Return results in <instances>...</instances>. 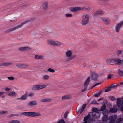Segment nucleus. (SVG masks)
Segmentation results:
<instances>
[{"label":"nucleus","instance_id":"42","mask_svg":"<svg viewBox=\"0 0 123 123\" xmlns=\"http://www.w3.org/2000/svg\"><path fill=\"white\" fill-rule=\"evenodd\" d=\"M7 78L9 80H12L14 79V78L12 76L8 77Z\"/></svg>","mask_w":123,"mask_h":123},{"label":"nucleus","instance_id":"4","mask_svg":"<svg viewBox=\"0 0 123 123\" xmlns=\"http://www.w3.org/2000/svg\"><path fill=\"white\" fill-rule=\"evenodd\" d=\"M72 52L71 50L67 51L66 52V55L68 58L66 59V61H68L73 59L74 56H72Z\"/></svg>","mask_w":123,"mask_h":123},{"label":"nucleus","instance_id":"13","mask_svg":"<svg viewBox=\"0 0 123 123\" xmlns=\"http://www.w3.org/2000/svg\"><path fill=\"white\" fill-rule=\"evenodd\" d=\"M102 113L104 115L102 117V121L104 122L107 121L109 119V118L108 116L106 115V112L105 111H103L102 112Z\"/></svg>","mask_w":123,"mask_h":123},{"label":"nucleus","instance_id":"44","mask_svg":"<svg viewBox=\"0 0 123 123\" xmlns=\"http://www.w3.org/2000/svg\"><path fill=\"white\" fill-rule=\"evenodd\" d=\"M110 98L111 100L114 101L116 100V98H115L113 96H110Z\"/></svg>","mask_w":123,"mask_h":123},{"label":"nucleus","instance_id":"51","mask_svg":"<svg viewBox=\"0 0 123 123\" xmlns=\"http://www.w3.org/2000/svg\"><path fill=\"white\" fill-rule=\"evenodd\" d=\"M107 100H104L102 104L105 105L107 103Z\"/></svg>","mask_w":123,"mask_h":123},{"label":"nucleus","instance_id":"61","mask_svg":"<svg viewBox=\"0 0 123 123\" xmlns=\"http://www.w3.org/2000/svg\"><path fill=\"white\" fill-rule=\"evenodd\" d=\"M120 85H123V81L120 83Z\"/></svg>","mask_w":123,"mask_h":123},{"label":"nucleus","instance_id":"9","mask_svg":"<svg viewBox=\"0 0 123 123\" xmlns=\"http://www.w3.org/2000/svg\"><path fill=\"white\" fill-rule=\"evenodd\" d=\"M84 9V8H81L78 7H76L70 8V10L74 13H76L77 12L80 10H83Z\"/></svg>","mask_w":123,"mask_h":123},{"label":"nucleus","instance_id":"27","mask_svg":"<svg viewBox=\"0 0 123 123\" xmlns=\"http://www.w3.org/2000/svg\"><path fill=\"white\" fill-rule=\"evenodd\" d=\"M106 108V107L105 105H104L101 107L99 110V111H103H103H104L105 110Z\"/></svg>","mask_w":123,"mask_h":123},{"label":"nucleus","instance_id":"6","mask_svg":"<svg viewBox=\"0 0 123 123\" xmlns=\"http://www.w3.org/2000/svg\"><path fill=\"white\" fill-rule=\"evenodd\" d=\"M47 43L50 45L53 46H58L62 44V43L58 41H55L52 40H48Z\"/></svg>","mask_w":123,"mask_h":123},{"label":"nucleus","instance_id":"45","mask_svg":"<svg viewBox=\"0 0 123 123\" xmlns=\"http://www.w3.org/2000/svg\"><path fill=\"white\" fill-rule=\"evenodd\" d=\"M34 95V93L33 92H31L29 93L28 95V96L30 97H32Z\"/></svg>","mask_w":123,"mask_h":123},{"label":"nucleus","instance_id":"63","mask_svg":"<svg viewBox=\"0 0 123 123\" xmlns=\"http://www.w3.org/2000/svg\"><path fill=\"white\" fill-rule=\"evenodd\" d=\"M5 95H3L1 97L2 98H4L5 97Z\"/></svg>","mask_w":123,"mask_h":123},{"label":"nucleus","instance_id":"11","mask_svg":"<svg viewBox=\"0 0 123 123\" xmlns=\"http://www.w3.org/2000/svg\"><path fill=\"white\" fill-rule=\"evenodd\" d=\"M90 78L89 77L87 78L84 83V88L82 90V92L85 91L87 88V86L89 83L90 80Z\"/></svg>","mask_w":123,"mask_h":123},{"label":"nucleus","instance_id":"20","mask_svg":"<svg viewBox=\"0 0 123 123\" xmlns=\"http://www.w3.org/2000/svg\"><path fill=\"white\" fill-rule=\"evenodd\" d=\"M12 64L11 62H2L0 63V66H8L11 64Z\"/></svg>","mask_w":123,"mask_h":123},{"label":"nucleus","instance_id":"37","mask_svg":"<svg viewBox=\"0 0 123 123\" xmlns=\"http://www.w3.org/2000/svg\"><path fill=\"white\" fill-rule=\"evenodd\" d=\"M49 76L47 75H44L43 77V79L45 80H48L49 78Z\"/></svg>","mask_w":123,"mask_h":123},{"label":"nucleus","instance_id":"23","mask_svg":"<svg viewBox=\"0 0 123 123\" xmlns=\"http://www.w3.org/2000/svg\"><path fill=\"white\" fill-rule=\"evenodd\" d=\"M16 93L13 91H12L9 92L8 94L7 95L9 96H15L16 95Z\"/></svg>","mask_w":123,"mask_h":123},{"label":"nucleus","instance_id":"50","mask_svg":"<svg viewBox=\"0 0 123 123\" xmlns=\"http://www.w3.org/2000/svg\"><path fill=\"white\" fill-rule=\"evenodd\" d=\"M5 90L6 91H10L11 89L10 88L8 87H6L5 88Z\"/></svg>","mask_w":123,"mask_h":123},{"label":"nucleus","instance_id":"48","mask_svg":"<svg viewBox=\"0 0 123 123\" xmlns=\"http://www.w3.org/2000/svg\"><path fill=\"white\" fill-rule=\"evenodd\" d=\"M68 114V112L67 111L66 112L64 115V117L65 118H66L67 117V115Z\"/></svg>","mask_w":123,"mask_h":123},{"label":"nucleus","instance_id":"46","mask_svg":"<svg viewBox=\"0 0 123 123\" xmlns=\"http://www.w3.org/2000/svg\"><path fill=\"white\" fill-rule=\"evenodd\" d=\"M101 83H99L95 84L93 86L91 87V89H92L94 87L100 84H101Z\"/></svg>","mask_w":123,"mask_h":123},{"label":"nucleus","instance_id":"3","mask_svg":"<svg viewBox=\"0 0 123 123\" xmlns=\"http://www.w3.org/2000/svg\"><path fill=\"white\" fill-rule=\"evenodd\" d=\"M92 111L93 112H91L90 114H91L92 117L93 118H97L98 117V116H96L97 114H98L99 115H100V113L99 112V110L97 108L93 107L92 108Z\"/></svg>","mask_w":123,"mask_h":123},{"label":"nucleus","instance_id":"53","mask_svg":"<svg viewBox=\"0 0 123 123\" xmlns=\"http://www.w3.org/2000/svg\"><path fill=\"white\" fill-rule=\"evenodd\" d=\"M112 76V75L110 74H109L108 76V77H107V79H109L111 78V77Z\"/></svg>","mask_w":123,"mask_h":123},{"label":"nucleus","instance_id":"31","mask_svg":"<svg viewBox=\"0 0 123 123\" xmlns=\"http://www.w3.org/2000/svg\"><path fill=\"white\" fill-rule=\"evenodd\" d=\"M116 116H111L110 117V119L116 121Z\"/></svg>","mask_w":123,"mask_h":123},{"label":"nucleus","instance_id":"47","mask_svg":"<svg viewBox=\"0 0 123 123\" xmlns=\"http://www.w3.org/2000/svg\"><path fill=\"white\" fill-rule=\"evenodd\" d=\"M122 51L121 50L117 51V56H118L119 54H120L122 53Z\"/></svg>","mask_w":123,"mask_h":123},{"label":"nucleus","instance_id":"30","mask_svg":"<svg viewBox=\"0 0 123 123\" xmlns=\"http://www.w3.org/2000/svg\"><path fill=\"white\" fill-rule=\"evenodd\" d=\"M9 123H20V121L16 120H12L9 122Z\"/></svg>","mask_w":123,"mask_h":123},{"label":"nucleus","instance_id":"64","mask_svg":"<svg viewBox=\"0 0 123 123\" xmlns=\"http://www.w3.org/2000/svg\"><path fill=\"white\" fill-rule=\"evenodd\" d=\"M88 122H86L85 121H84L83 123H87Z\"/></svg>","mask_w":123,"mask_h":123},{"label":"nucleus","instance_id":"41","mask_svg":"<svg viewBox=\"0 0 123 123\" xmlns=\"http://www.w3.org/2000/svg\"><path fill=\"white\" fill-rule=\"evenodd\" d=\"M65 16L67 17H72L73 15L72 14L70 13H67L66 14Z\"/></svg>","mask_w":123,"mask_h":123},{"label":"nucleus","instance_id":"29","mask_svg":"<svg viewBox=\"0 0 123 123\" xmlns=\"http://www.w3.org/2000/svg\"><path fill=\"white\" fill-rule=\"evenodd\" d=\"M28 66L27 64H21V68H25L28 67Z\"/></svg>","mask_w":123,"mask_h":123},{"label":"nucleus","instance_id":"28","mask_svg":"<svg viewBox=\"0 0 123 123\" xmlns=\"http://www.w3.org/2000/svg\"><path fill=\"white\" fill-rule=\"evenodd\" d=\"M27 95L26 94H25L23 95L21 97V100H24L27 98Z\"/></svg>","mask_w":123,"mask_h":123},{"label":"nucleus","instance_id":"5","mask_svg":"<svg viewBox=\"0 0 123 123\" xmlns=\"http://www.w3.org/2000/svg\"><path fill=\"white\" fill-rule=\"evenodd\" d=\"M89 20L88 16L87 15H83L82 17L81 24L82 25H85L87 24Z\"/></svg>","mask_w":123,"mask_h":123},{"label":"nucleus","instance_id":"19","mask_svg":"<svg viewBox=\"0 0 123 123\" xmlns=\"http://www.w3.org/2000/svg\"><path fill=\"white\" fill-rule=\"evenodd\" d=\"M115 108H111L109 110V112L111 113H115L117 111V107H116L115 106Z\"/></svg>","mask_w":123,"mask_h":123},{"label":"nucleus","instance_id":"1","mask_svg":"<svg viewBox=\"0 0 123 123\" xmlns=\"http://www.w3.org/2000/svg\"><path fill=\"white\" fill-rule=\"evenodd\" d=\"M21 115H25L26 116L30 117H35L37 116H40L41 114L39 112H24L21 113Z\"/></svg>","mask_w":123,"mask_h":123},{"label":"nucleus","instance_id":"62","mask_svg":"<svg viewBox=\"0 0 123 123\" xmlns=\"http://www.w3.org/2000/svg\"><path fill=\"white\" fill-rule=\"evenodd\" d=\"M17 100L21 99V97L20 98H17Z\"/></svg>","mask_w":123,"mask_h":123},{"label":"nucleus","instance_id":"40","mask_svg":"<svg viewBox=\"0 0 123 123\" xmlns=\"http://www.w3.org/2000/svg\"><path fill=\"white\" fill-rule=\"evenodd\" d=\"M57 123H65V122L63 119L60 120L57 122Z\"/></svg>","mask_w":123,"mask_h":123},{"label":"nucleus","instance_id":"54","mask_svg":"<svg viewBox=\"0 0 123 123\" xmlns=\"http://www.w3.org/2000/svg\"><path fill=\"white\" fill-rule=\"evenodd\" d=\"M92 104H97V103L96 101H93L92 103Z\"/></svg>","mask_w":123,"mask_h":123},{"label":"nucleus","instance_id":"16","mask_svg":"<svg viewBox=\"0 0 123 123\" xmlns=\"http://www.w3.org/2000/svg\"><path fill=\"white\" fill-rule=\"evenodd\" d=\"M86 106V104H83L81 108L78 110V113H80L82 112L85 109Z\"/></svg>","mask_w":123,"mask_h":123},{"label":"nucleus","instance_id":"58","mask_svg":"<svg viewBox=\"0 0 123 123\" xmlns=\"http://www.w3.org/2000/svg\"><path fill=\"white\" fill-rule=\"evenodd\" d=\"M86 66V64L85 63H84L83 64L82 66L83 67H84Z\"/></svg>","mask_w":123,"mask_h":123},{"label":"nucleus","instance_id":"49","mask_svg":"<svg viewBox=\"0 0 123 123\" xmlns=\"http://www.w3.org/2000/svg\"><path fill=\"white\" fill-rule=\"evenodd\" d=\"M18 115H17V114H12L10 115V116L9 117H12L13 116H18Z\"/></svg>","mask_w":123,"mask_h":123},{"label":"nucleus","instance_id":"36","mask_svg":"<svg viewBox=\"0 0 123 123\" xmlns=\"http://www.w3.org/2000/svg\"><path fill=\"white\" fill-rule=\"evenodd\" d=\"M118 72L120 76H122L123 74V72L120 69H118Z\"/></svg>","mask_w":123,"mask_h":123},{"label":"nucleus","instance_id":"34","mask_svg":"<svg viewBox=\"0 0 123 123\" xmlns=\"http://www.w3.org/2000/svg\"><path fill=\"white\" fill-rule=\"evenodd\" d=\"M95 121L94 119L92 118H89L88 120V123H91Z\"/></svg>","mask_w":123,"mask_h":123},{"label":"nucleus","instance_id":"15","mask_svg":"<svg viewBox=\"0 0 123 123\" xmlns=\"http://www.w3.org/2000/svg\"><path fill=\"white\" fill-rule=\"evenodd\" d=\"M117 104L116 105V107H117V108L119 109L120 108V106H121L122 104L121 103V100L120 98H118L117 99Z\"/></svg>","mask_w":123,"mask_h":123},{"label":"nucleus","instance_id":"33","mask_svg":"<svg viewBox=\"0 0 123 123\" xmlns=\"http://www.w3.org/2000/svg\"><path fill=\"white\" fill-rule=\"evenodd\" d=\"M69 96L66 95L63 96L62 98V100L68 99L70 98Z\"/></svg>","mask_w":123,"mask_h":123},{"label":"nucleus","instance_id":"59","mask_svg":"<svg viewBox=\"0 0 123 123\" xmlns=\"http://www.w3.org/2000/svg\"><path fill=\"white\" fill-rule=\"evenodd\" d=\"M117 86L115 85H113L111 87V88H114Z\"/></svg>","mask_w":123,"mask_h":123},{"label":"nucleus","instance_id":"2","mask_svg":"<svg viewBox=\"0 0 123 123\" xmlns=\"http://www.w3.org/2000/svg\"><path fill=\"white\" fill-rule=\"evenodd\" d=\"M29 20H26L24 22L21 23L20 25H18L6 30V31L5 32L7 33H9L17 29L21 28L22 26L23 25L27 23V22H29Z\"/></svg>","mask_w":123,"mask_h":123},{"label":"nucleus","instance_id":"14","mask_svg":"<svg viewBox=\"0 0 123 123\" xmlns=\"http://www.w3.org/2000/svg\"><path fill=\"white\" fill-rule=\"evenodd\" d=\"M104 13L103 11L102 10H99L96 11L94 14L95 16L103 15Z\"/></svg>","mask_w":123,"mask_h":123},{"label":"nucleus","instance_id":"12","mask_svg":"<svg viewBox=\"0 0 123 123\" xmlns=\"http://www.w3.org/2000/svg\"><path fill=\"white\" fill-rule=\"evenodd\" d=\"M90 73L91 74L92 79L94 80H96L98 78L97 74L95 72H93L92 71H90Z\"/></svg>","mask_w":123,"mask_h":123},{"label":"nucleus","instance_id":"7","mask_svg":"<svg viewBox=\"0 0 123 123\" xmlns=\"http://www.w3.org/2000/svg\"><path fill=\"white\" fill-rule=\"evenodd\" d=\"M109 61L111 63L118 65L121 63V60L119 58L110 59Z\"/></svg>","mask_w":123,"mask_h":123},{"label":"nucleus","instance_id":"26","mask_svg":"<svg viewBox=\"0 0 123 123\" xmlns=\"http://www.w3.org/2000/svg\"><path fill=\"white\" fill-rule=\"evenodd\" d=\"M35 58L36 59H40L43 58V56L42 55H36Z\"/></svg>","mask_w":123,"mask_h":123},{"label":"nucleus","instance_id":"35","mask_svg":"<svg viewBox=\"0 0 123 123\" xmlns=\"http://www.w3.org/2000/svg\"><path fill=\"white\" fill-rule=\"evenodd\" d=\"M111 87H108L106 88L105 90V92H107L111 90Z\"/></svg>","mask_w":123,"mask_h":123},{"label":"nucleus","instance_id":"21","mask_svg":"<svg viewBox=\"0 0 123 123\" xmlns=\"http://www.w3.org/2000/svg\"><path fill=\"white\" fill-rule=\"evenodd\" d=\"M30 49V48L28 47H20L19 50L20 51H25Z\"/></svg>","mask_w":123,"mask_h":123},{"label":"nucleus","instance_id":"56","mask_svg":"<svg viewBox=\"0 0 123 123\" xmlns=\"http://www.w3.org/2000/svg\"><path fill=\"white\" fill-rule=\"evenodd\" d=\"M16 66L18 68H21V64H18L16 65Z\"/></svg>","mask_w":123,"mask_h":123},{"label":"nucleus","instance_id":"52","mask_svg":"<svg viewBox=\"0 0 123 123\" xmlns=\"http://www.w3.org/2000/svg\"><path fill=\"white\" fill-rule=\"evenodd\" d=\"M116 121L110 119V121L109 123H115Z\"/></svg>","mask_w":123,"mask_h":123},{"label":"nucleus","instance_id":"55","mask_svg":"<svg viewBox=\"0 0 123 123\" xmlns=\"http://www.w3.org/2000/svg\"><path fill=\"white\" fill-rule=\"evenodd\" d=\"M5 93V92H0V97L1 95H3Z\"/></svg>","mask_w":123,"mask_h":123},{"label":"nucleus","instance_id":"8","mask_svg":"<svg viewBox=\"0 0 123 123\" xmlns=\"http://www.w3.org/2000/svg\"><path fill=\"white\" fill-rule=\"evenodd\" d=\"M46 87V85H41L34 86L32 87L31 89L32 90H37L43 89Z\"/></svg>","mask_w":123,"mask_h":123},{"label":"nucleus","instance_id":"32","mask_svg":"<svg viewBox=\"0 0 123 123\" xmlns=\"http://www.w3.org/2000/svg\"><path fill=\"white\" fill-rule=\"evenodd\" d=\"M101 93L102 92L101 91H100L97 93L95 94L94 95V97H98L100 95Z\"/></svg>","mask_w":123,"mask_h":123},{"label":"nucleus","instance_id":"24","mask_svg":"<svg viewBox=\"0 0 123 123\" xmlns=\"http://www.w3.org/2000/svg\"><path fill=\"white\" fill-rule=\"evenodd\" d=\"M51 101V99L49 98H43L41 100L42 102H50Z\"/></svg>","mask_w":123,"mask_h":123},{"label":"nucleus","instance_id":"17","mask_svg":"<svg viewBox=\"0 0 123 123\" xmlns=\"http://www.w3.org/2000/svg\"><path fill=\"white\" fill-rule=\"evenodd\" d=\"M48 2L46 1L44 2L43 5V7L44 10H47L48 7Z\"/></svg>","mask_w":123,"mask_h":123},{"label":"nucleus","instance_id":"39","mask_svg":"<svg viewBox=\"0 0 123 123\" xmlns=\"http://www.w3.org/2000/svg\"><path fill=\"white\" fill-rule=\"evenodd\" d=\"M47 70L49 72L52 73H54L55 72L54 70L50 68H48Z\"/></svg>","mask_w":123,"mask_h":123},{"label":"nucleus","instance_id":"10","mask_svg":"<svg viewBox=\"0 0 123 123\" xmlns=\"http://www.w3.org/2000/svg\"><path fill=\"white\" fill-rule=\"evenodd\" d=\"M123 25V23L122 21L118 23H117L115 27V30L118 33L120 31V30Z\"/></svg>","mask_w":123,"mask_h":123},{"label":"nucleus","instance_id":"57","mask_svg":"<svg viewBox=\"0 0 123 123\" xmlns=\"http://www.w3.org/2000/svg\"><path fill=\"white\" fill-rule=\"evenodd\" d=\"M120 109L122 111H123V106H122L121 105V106H120Z\"/></svg>","mask_w":123,"mask_h":123},{"label":"nucleus","instance_id":"38","mask_svg":"<svg viewBox=\"0 0 123 123\" xmlns=\"http://www.w3.org/2000/svg\"><path fill=\"white\" fill-rule=\"evenodd\" d=\"M123 120L122 118H120L117 119V121H116V122L118 123H119L121 122Z\"/></svg>","mask_w":123,"mask_h":123},{"label":"nucleus","instance_id":"18","mask_svg":"<svg viewBox=\"0 0 123 123\" xmlns=\"http://www.w3.org/2000/svg\"><path fill=\"white\" fill-rule=\"evenodd\" d=\"M37 104V102L36 101H33L30 102L28 104V105L29 106L36 105Z\"/></svg>","mask_w":123,"mask_h":123},{"label":"nucleus","instance_id":"60","mask_svg":"<svg viewBox=\"0 0 123 123\" xmlns=\"http://www.w3.org/2000/svg\"><path fill=\"white\" fill-rule=\"evenodd\" d=\"M103 99L102 98H100L98 100V101H99Z\"/></svg>","mask_w":123,"mask_h":123},{"label":"nucleus","instance_id":"43","mask_svg":"<svg viewBox=\"0 0 123 123\" xmlns=\"http://www.w3.org/2000/svg\"><path fill=\"white\" fill-rule=\"evenodd\" d=\"M7 112L6 111H1L0 112V115L4 114L6 113H7Z\"/></svg>","mask_w":123,"mask_h":123},{"label":"nucleus","instance_id":"22","mask_svg":"<svg viewBox=\"0 0 123 123\" xmlns=\"http://www.w3.org/2000/svg\"><path fill=\"white\" fill-rule=\"evenodd\" d=\"M91 114H89L84 117L83 120L84 121L88 122V120H89V118L91 117Z\"/></svg>","mask_w":123,"mask_h":123},{"label":"nucleus","instance_id":"25","mask_svg":"<svg viewBox=\"0 0 123 123\" xmlns=\"http://www.w3.org/2000/svg\"><path fill=\"white\" fill-rule=\"evenodd\" d=\"M102 19L106 25L109 24L108 20L107 18H102Z\"/></svg>","mask_w":123,"mask_h":123}]
</instances>
